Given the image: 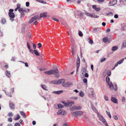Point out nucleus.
Here are the masks:
<instances>
[{
  "instance_id": "37998d69",
  "label": "nucleus",
  "mask_w": 126,
  "mask_h": 126,
  "mask_svg": "<svg viewBox=\"0 0 126 126\" xmlns=\"http://www.w3.org/2000/svg\"><path fill=\"white\" fill-rule=\"evenodd\" d=\"M113 15V14L112 13V12H110V13H109L108 14H107V16H112Z\"/></svg>"
},
{
  "instance_id": "39448f33",
  "label": "nucleus",
  "mask_w": 126,
  "mask_h": 126,
  "mask_svg": "<svg viewBox=\"0 0 126 126\" xmlns=\"http://www.w3.org/2000/svg\"><path fill=\"white\" fill-rule=\"evenodd\" d=\"M63 82H61V83H62V85L65 87H69L70 86L72 85V83L71 82H65V80L64 79H63Z\"/></svg>"
},
{
  "instance_id": "5fc2aeb1",
  "label": "nucleus",
  "mask_w": 126,
  "mask_h": 126,
  "mask_svg": "<svg viewBox=\"0 0 126 126\" xmlns=\"http://www.w3.org/2000/svg\"><path fill=\"white\" fill-rule=\"evenodd\" d=\"M83 82L85 83H86L87 82V80L85 78L83 80Z\"/></svg>"
},
{
  "instance_id": "49530a36",
  "label": "nucleus",
  "mask_w": 126,
  "mask_h": 126,
  "mask_svg": "<svg viewBox=\"0 0 126 126\" xmlns=\"http://www.w3.org/2000/svg\"><path fill=\"white\" fill-rule=\"evenodd\" d=\"M89 43L90 44H92L93 43V41L92 40L90 39L89 42Z\"/></svg>"
},
{
  "instance_id": "864d4df0",
  "label": "nucleus",
  "mask_w": 126,
  "mask_h": 126,
  "mask_svg": "<svg viewBox=\"0 0 126 126\" xmlns=\"http://www.w3.org/2000/svg\"><path fill=\"white\" fill-rule=\"evenodd\" d=\"M117 87L116 84L115 85L114 87H113V89H114L115 90H116L117 89Z\"/></svg>"
},
{
  "instance_id": "58836bf2",
  "label": "nucleus",
  "mask_w": 126,
  "mask_h": 126,
  "mask_svg": "<svg viewBox=\"0 0 126 126\" xmlns=\"http://www.w3.org/2000/svg\"><path fill=\"white\" fill-rule=\"evenodd\" d=\"M13 114H12V112H9L8 113V116H13Z\"/></svg>"
},
{
  "instance_id": "4be33fe9",
  "label": "nucleus",
  "mask_w": 126,
  "mask_h": 126,
  "mask_svg": "<svg viewBox=\"0 0 126 126\" xmlns=\"http://www.w3.org/2000/svg\"><path fill=\"white\" fill-rule=\"evenodd\" d=\"M5 74L7 76L8 78H10L11 76L10 73V71H6L5 72Z\"/></svg>"
},
{
  "instance_id": "680f3d73",
  "label": "nucleus",
  "mask_w": 126,
  "mask_h": 126,
  "mask_svg": "<svg viewBox=\"0 0 126 126\" xmlns=\"http://www.w3.org/2000/svg\"><path fill=\"white\" fill-rule=\"evenodd\" d=\"M27 45L28 49H29L30 48V46L28 42L27 43Z\"/></svg>"
},
{
  "instance_id": "c756f323",
  "label": "nucleus",
  "mask_w": 126,
  "mask_h": 126,
  "mask_svg": "<svg viewBox=\"0 0 126 126\" xmlns=\"http://www.w3.org/2000/svg\"><path fill=\"white\" fill-rule=\"evenodd\" d=\"M118 49V47L116 46H114L112 48V50L113 51L117 50Z\"/></svg>"
},
{
  "instance_id": "2eb2a0df",
  "label": "nucleus",
  "mask_w": 126,
  "mask_h": 126,
  "mask_svg": "<svg viewBox=\"0 0 126 126\" xmlns=\"http://www.w3.org/2000/svg\"><path fill=\"white\" fill-rule=\"evenodd\" d=\"M47 16V15L46 13H41L40 15V16L38 18V19H40L41 17H46Z\"/></svg>"
},
{
  "instance_id": "13d9d810",
  "label": "nucleus",
  "mask_w": 126,
  "mask_h": 126,
  "mask_svg": "<svg viewBox=\"0 0 126 126\" xmlns=\"http://www.w3.org/2000/svg\"><path fill=\"white\" fill-rule=\"evenodd\" d=\"M38 47L39 48H40L42 46L41 44L40 43H38Z\"/></svg>"
},
{
  "instance_id": "f257e3e1",
  "label": "nucleus",
  "mask_w": 126,
  "mask_h": 126,
  "mask_svg": "<svg viewBox=\"0 0 126 126\" xmlns=\"http://www.w3.org/2000/svg\"><path fill=\"white\" fill-rule=\"evenodd\" d=\"M70 113L72 116L74 117H77L79 116L82 115L83 114V112L81 111H71Z\"/></svg>"
},
{
  "instance_id": "ea45409f",
  "label": "nucleus",
  "mask_w": 126,
  "mask_h": 126,
  "mask_svg": "<svg viewBox=\"0 0 126 126\" xmlns=\"http://www.w3.org/2000/svg\"><path fill=\"white\" fill-rule=\"evenodd\" d=\"M70 110L72 111H72L73 110H76V109L74 108V106L73 107L70 108Z\"/></svg>"
},
{
  "instance_id": "2f4dec72",
  "label": "nucleus",
  "mask_w": 126,
  "mask_h": 126,
  "mask_svg": "<svg viewBox=\"0 0 126 126\" xmlns=\"http://www.w3.org/2000/svg\"><path fill=\"white\" fill-rule=\"evenodd\" d=\"M17 116L16 117V118H14V119L15 120H17L19 119L20 118V116L18 114H17Z\"/></svg>"
},
{
  "instance_id": "052dcab7",
  "label": "nucleus",
  "mask_w": 126,
  "mask_h": 126,
  "mask_svg": "<svg viewBox=\"0 0 126 126\" xmlns=\"http://www.w3.org/2000/svg\"><path fill=\"white\" fill-rule=\"evenodd\" d=\"M30 52L32 53H33V51L32 49H31L30 48L29 49Z\"/></svg>"
},
{
  "instance_id": "5701e85b",
  "label": "nucleus",
  "mask_w": 126,
  "mask_h": 126,
  "mask_svg": "<svg viewBox=\"0 0 126 126\" xmlns=\"http://www.w3.org/2000/svg\"><path fill=\"white\" fill-rule=\"evenodd\" d=\"M63 90H60V91H54L52 93L57 94H60L61 93H62L63 92Z\"/></svg>"
},
{
  "instance_id": "bb28decb",
  "label": "nucleus",
  "mask_w": 126,
  "mask_h": 126,
  "mask_svg": "<svg viewBox=\"0 0 126 126\" xmlns=\"http://www.w3.org/2000/svg\"><path fill=\"white\" fill-rule=\"evenodd\" d=\"M33 53L37 56H39V54L37 51V50H33Z\"/></svg>"
},
{
  "instance_id": "dca6fc26",
  "label": "nucleus",
  "mask_w": 126,
  "mask_h": 126,
  "mask_svg": "<svg viewBox=\"0 0 126 126\" xmlns=\"http://www.w3.org/2000/svg\"><path fill=\"white\" fill-rule=\"evenodd\" d=\"M92 8L95 10L97 11H99L101 10V9L99 7L97 8L96 6L95 5H93L92 6Z\"/></svg>"
},
{
  "instance_id": "e2e57ef3",
  "label": "nucleus",
  "mask_w": 126,
  "mask_h": 126,
  "mask_svg": "<svg viewBox=\"0 0 126 126\" xmlns=\"http://www.w3.org/2000/svg\"><path fill=\"white\" fill-rule=\"evenodd\" d=\"M104 98H105V99L106 100H107V101L108 100V97L107 96H106V95H105L104 96Z\"/></svg>"
},
{
  "instance_id": "4468645a",
  "label": "nucleus",
  "mask_w": 126,
  "mask_h": 126,
  "mask_svg": "<svg viewBox=\"0 0 126 126\" xmlns=\"http://www.w3.org/2000/svg\"><path fill=\"white\" fill-rule=\"evenodd\" d=\"M89 91L91 92V94H90V95H91L93 97H94L95 96V95L94 91V90L92 88H89Z\"/></svg>"
},
{
  "instance_id": "c85d7f7f",
  "label": "nucleus",
  "mask_w": 126,
  "mask_h": 126,
  "mask_svg": "<svg viewBox=\"0 0 126 126\" xmlns=\"http://www.w3.org/2000/svg\"><path fill=\"white\" fill-rule=\"evenodd\" d=\"M6 22V21L4 18H2L1 20V22L2 24H5Z\"/></svg>"
},
{
  "instance_id": "f704fd0d",
  "label": "nucleus",
  "mask_w": 126,
  "mask_h": 126,
  "mask_svg": "<svg viewBox=\"0 0 126 126\" xmlns=\"http://www.w3.org/2000/svg\"><path fill=\"white\" fill-rule=\"evenodd\" d=\"M84 94L82 91H81L79 93V95L81 97H82L84 96Z\"/></svg>"
},
{
  "instance_id": "f3484780",
  "label": "nucleus",
  "mask_w": 126,
  "mask_h": 126,
  "mask_svg": "<svg viewBox=\"0 0 126 126\" xmlns=\"http://www.w3.org/2000/svg\"><path fill=\"white\" fill-rule=\"evenodd\" d=\"M98 116L100 120L102 121L103 123H105L106 122V121L103 117L102 116L100 115Z\"/></svg>"
},
{
  "instance_id": "ddd939ff",
  "label": "nucleus",
  "mask_w": 126,
  "mask_h": 126,
  "mask_svg": "<svg viewBox=\"0 0 126 126\" xmlns=\"http://www.w3.org/2000/svg\"><path fill=\"white\" fill-rule=\"evenodd\" d=\"M18 11L20 13L21 15H24V12H26V11L25 9L23 8L19 9Z\"/></svg>"
},
{
  "instance_id": "b1692460",
  "label": "nucleus",
  "mask_w": 126,
  "mask_h": 126,
  "mask_svg": "<svg viewBox=\"0 0 126 126\" xmlns=\"http://www.w3.org/2000/svg\"><path fill=\"white\" fill-rule=\"evenodd\" d=\"M103 41L104 43H106L109 41V39L107 37H105L103 39Z\"/></svg>"
},
{
  "instance_id": "79ce46f5",
  "label": "nucleus",
  "mask_w": 126,
  "mask_h": 126,
  "mask_svg": "<svg viewBox=\"0 0 126 126\" xmlns=\"http://www.w3.org/2000/svg\"><path fill=\"white\" fill-rule=\"evenodd\" d=\"M111 72L109 71L108 70L107 75L108 76H110L111 74Z\"/></svg>"
},
{
  "instance_id": "bf43d9fd",
  "label": "nucleus",
  "mask_w": 126,
  "mask_h": 126,
  "mask_svg": "<svg viewBox=\"0 0 126 126\" xmlns=\"http://www.w3.org/2000/svg\"><path fill=\"white\" fill-rule=\"evenodd\" d=\"M26 6L27 7H28L29 5V3L28 2H26Z\"/></svg>"
},
{
  "instance_id": "f03ea898",
  "label": "nucleus",
  "mask_w": 126,
  "mask_h": 126,
  "mask_svg": "<svg viewBox=\"0 0 126 126\" xmlns=\"http://www.w3.org/2000/svg\"><path fill=\"white\" fill-rule=\"evenodd\" d=\"M52 74H53L55 76V77L56 78H59L60 75L59 74L58 69L56 66H54L52 67Z\"/></svg>"
},
{
  "instance_id": "8fccbe9b",
  "label": "nucleus",
  "mask_w": 126,
  "mask_h": 126,
  "mask_svg": "<svg viewBox=\"0 0 126 126\" xmlns=\"http://www.w3.org/2000/svg\"><path fill=\"white\" fill-rule=\"evenodd\" d=\"M20 4L19 3H18L17 4V8L18 9L20 8Z\"/></svg>"
},
{
  "instance_id": "4d7b16f0",
  "label": "nucleus",
  "mask_w": 126,
  "mask_h": 126,
  "mask_svg": "<svg viewBox=\"0 0 126 126\" xmlns=\"http://www.w3.org/2000/svg\"><path fill=\"white\" fill-rule=\"evenodd\" d=\"M84 76L85 77L88 78L89 76V75L88 73H86L84 75Z\"/></svg>"
},
{
  "instance_id": "3c124183",
  "label": "nucleus",
  "mask_w": 126,
  "mask_h": 126,
  "mask_svg": "<svg viewBox=\"0 0 126 126\" xmlns=\"http://www.w3.org/2000/svg\"><path fill=\"white\" fill-rule=\"evenodd\" d=\"M52 19L56 21H59L58 19H57L54 17H52Z\"/></svg>"
},
{
  "instance_id": "4c0bfd02",
  "label": "nucleus",
  "mask_w": 126,
  "mask_h": 126,
  "mask_svg": "<svg viewBox=\"0 0 126 126\" xmlns=\"http://www.w3.org/2000/svg\"><path fill=\"white\" fill-rule=\"evenodd\" d=\"M79 36L80 37H82L83 36V34H82V32L81 31H80L79 32Z\"/></svg>"
},
{
  "instance_id": "774afa93",
  "label": "nucleus",
  "mask_w": 126,
  "mask_h": 126,
  "mask_svg": "<svg viewBox=\"0 0 126 126\" xmlns=\"http://www.w3.org/2000/svg\"><path fill=\"white\" fill-rule=\"evenodd\" d=\"M7 126H13V125L11 123H8L7 125Z\"/></svg>"
},
{
  "instance_id": "c9c22d12",
  "label": "nucleus",
  "mask_w": 126,
  "mask_h": 126,
  "mask_svg": "<svg viewBox=\"0 0 126 126\" xmlns=\"http://www.w3.org/2000/svg\"><path fill=\"white\" fill-rule=\"evenodd\" d=\"M71 49L72 50L71 52L72 54L73 55H74V48L72 47H71Z\"/></svg>"
},
{
  "instance_id": "f8f14e48",
  "label": "nucleus",
  "mask_w": 126,
  "mask_h": 126,
  "mask_svg": "<svg viewBox=\"0 0 126 126\" xmlns=\"http://www.w3.org/2000/svg\"><path fill=\"white\" fill-rule=\"evenodd\" d=\"M117 3V0H111L109 2L110 6H113Z\"/></svg>"
},
{
  "instance_id": "7c9ffc66",
  "label": "nucleus",
  "mask_w": 126,
  "mask_h": 126,
  "mask_svg": "<svg viewBox=\"0 0 126 126\" xmlns=\"http://www.w3.org/2000/svg\"><path fill=\"white\" fill-rule=\"evenodd\" d=\"M81 72H82V74L84 73H86V70L84 67H83L81 69Z\"/></svg>"
},
{
  "instance_id": "0e129e2a",
  "label": "nucleus",
  "mask_w": 126,
  "mask_h": 126,
  "mask_svg": "<svg viewBox=\"0 0 126 126\" xmlns=\"http://www.w3.org/2000/svg\"><path fill=\"white\" fill-rule=\"evenodd\" d=\"M106 59L105 58H104L102 59L101 61V62L102 63L105 61Z\"/></svg>"
},
{
  "instance_id": "7ed1b4c3",
  "label": "nucleus",
  "mask_w": 126,
  "mask_h": 126,
  "mask_svg": "<svg viewBox=\"0 0 126 126\" xmlns=\"http://www.w3.org/2000/svg\"><path fill=\"white\" fill-rule=\"evenodd\" d=\"M110 78L109 77L107 76L106 78V81L107 83L109 85V87L110 89L111 90L113 89V85L111 81H109Z\"/></svg>"
},
{
  "instance_id": "9d476101",
  "label": "nucleus",
  "mask_w": 126,
  "mask_h": 126,
  "mask_svg": "<svg viewBox=\"0 0 126 126\" xmlns=\"http://www.w3.org/2000/svg\"><path fill=\"white\" fill-rule=\"evenodd\" d=\"M39 17V16L37 15H35L34 17H32L30 20L29 22V23H31L33 22L35 20H36L37 19H38Z\"/></svg>"
},
{
  "instance_id": "1a4fd4ad",
  "label": "nucleus",
  "mask_w": 126,
  "mask_h": 126,
  "mask_svg": "<svg viewBox=\"0 0 126 126\" xmlns=\"http://www.w3.org/2000/svg\"><path fill=\"white\" fill-rule=\"evenodd\" d=\"M57 113L58 115L62 114L63 115H65L66 114V112L64 110L60 109L58 110Z\"/></svg>"
},
{
  "instance_id": "a878e982",
  "label": "nucleus",
  "mask_w": 126,
  "mask_h": 126,
  "mask_svg": "<svg viewBox=\"0 0 126 126\" xmlns=\"http://www.w3.org/2000/svg\"><path fill=\"white\" fill-rule=\"evenodd\" d=\"M108 70H105L103 73V75L104 77L106 76L107 75Z\"/></svg>"
},
{
  "instance_id": "338daca9",
  "label": "nucleus",
  "mask_w": 126,
  "mask_h": 126,
  "mask_svg": "<svg viewBox=\"0 0 126 126\" xmlns=\"http://www.w3.org/2000/svg\"><path fill=\"white\" fill-rule=\"evenodd\" d=\"M63 126H69L68 124L67 123H64Z\"/></svg>"
},
{
  "instance_id": "412c9836",
  "label": "nucleus",
  "mask_w": 126,
  "mask_h": 126,
  "mask_svg": "<svg viewBox=\"0 0 126 126\" xmlns=\"http://www.w3.org/2000/svg\"><path fill=\"white\" fill-rule=\"evenodd\" d=\"M45 73L48 75H50L52 74V72L51 69L49 71H44Z\"/></svg>"
},
{
  "instance_id": "09e8293b",
  "label": "nucleus",
  "mask_w": 126,
  "mask_h": 126,
  "mask_svg": "<svg viewBox=\"0 0 126 126\" xmlns=\"http://www.w3.org/2000/svg\"><path fill=\"white\" fill-rule=\"evenodd\" d=\"M8 121L9 122H11L12 121V118L11 117H9L8 119Z\"/></svg>"
},
{
  "instance_id": "6e6552de",
  "label": "nucleus",
  "mask_w": 126,
  "mask_h": 126,
  "mask_svg": "<svg viewBox=\"0 0 126 126\" xmlns=\"http://www.w3.org/2000/svg\"><path fill=\"white\" fill-rule=\"evenodd\" d=\"M14 11L13 9H10L9 10L8 15L9 17L11 18H14L15 17L14 14L13 12Z\"/></svg>"
},
{
  "instance_id": "423d86ee",
  "label": "nucleus",
  "mask_w": 126,
  "mask_h": 126,
  "mask_svg": "<svg viewBox=\"0 0 126 126\" xmlns=\"http://www.w3.org/2000/svg\"><path fill=\"white\" fill-rule=\"evenodd\" d=\"M63 79H60L59 80L57 81H50V82L51 84H59L61 83V82H63Z\"/></svg>"
},
{
  "instance_id": "393cba45",
  "label": "nucleus",
  "mask_w": 126,
  "mask_h": 126,
  "mask_svg": "<svg viewBox=\"0 0 126 126\" xmlns=\"http://www.w3.org/2000/svg\"><path fill=\"white\" fill-rule=\"evenodd\" d=\"M74 108L76 109V110H80L82 108L80 106H74Z\"/></svg>"
},
{
  "instance_id": "72a5a7b5",
  "label": "nucleus",
  "mask_w": 126,
  "mask_h": 126,
  "mask_svg": "<svg viewBox=\"0 0 126 126\" xmlns=\"http://www.w3.org/2000/svg\"><path fill=\"white\" fill-rule=\"evenodd\" d=\"M20 113L21 115L23 116L24 117H26V114L23 111H20Z\"/></svg>"
},
{
  "instance_id": "cd10ccee",
  "label": "nucleus",
  "mask_w": 126,
  "mask_h": 126,
  "mask_svg": "<svg viewBox=\"0 0 126 126\" xmlns=\"http://www.w3.org/2000/svg\"><path fill=\"white\" fill-rule=\"evenodd\" d=\"M91 108L92 109V110H93V111L96 112H97V110L95 108V107H94V106L93 105L91 106Z\"/></svg>"
},
{
  "instance_id": "aec40b11",
  "label": "nucleus",
  "mask_w": 126,
  "mask_h": 126,
  "mask_svg": "<svg viewBox=\"0 0 126 126\" xmlns=\"http://www.w3.org/2000/svg\"><path fill=\"white\" fill-rule=\"evenodd\" d=\"M9 106L11 109H13L15 108L14 104L13 103L10 102L9 103Z\"/></svg>"
},
{
  "instance_id": "0eeeda50",
  "label": "nucleus",
  "mask_w": 126,
  "mask_h": 126,
  "mask_svg": "<svg viewBox=\"0 0 126 126\" xmlns=\"http://www.w3.org/2000/svg\"><path fill=\"white\" fill-rule=\"evenodd\" d=\"M78 58L77 59V61H76V67H77V70L76 72L77 73L78 71V69L79 66V65L80 63V60L79 58V56L78 55Z\"/></svg>"
},
{
  "instance_id": "a19ab883",
  "label": "nucleus",
  "mask_w": 126,
  "mask_h": 126,
  "mask_svg": "<svg viewBox=\"0 0 126 126\" xmlns=\"http://www.w3.org/2000/svg\"><path fill=\"white\" fill-rule=\"evenodd\" d=\"M104 0H97V1L98 2L101 3L103 2H104Z\"/></svg>"
},
{
  "instance_id": "20e7f679",
  "label": "nucleus",
  "mask_w": 126,
  "mask_h": 126,
  "mask_svg": "<svg viewBox=\"0 0 126 126\" xmlns=\"http://www.w3.org/2000/svg\"><path fill=\"white\" fill-rule=\"evenodd\" d=\"M84 14L87 16H89L92 18H97L99 17L98 16L95 15L94 13H90L86 11L84 13Z\"/></svg>"
},
{
  "instance_id": "69168bd1",
  "label": "nucleus",
  "mask_w": 126,
  "mask_h": 126,
  "mask_svg": "<svg viewBox=\"0 0 126 126\" xmlns=\"http://www.w3.org/2000/svg\"><path fill=\"white\" fill-rule=\"evenodd\" d=\"M83 13H81L79 15V16L80 17H83Z\"/></svg>"
},
{
  "instance_id": "e433bc0d",
  "label": "nucleus",
  "mask_w": 126,
  "mask_h": 126,
  "mask_svg": "<svg viewBox=\"0 0 126 126\" xmlns=\"http://www.w3.org/2000/svg\"><path fill=\"white\" fill-rule=\"evenodd\" d=\"M124 60V59H123L120 61H119L117 63L119 64H120L123 62V61Z\"/></svg>"
},
{
  "instance_id": "c03bdc74",
  "label": "nucleus",
  "mask_w": 126,
  "mask_h": 126,
  "mask_svg": "<svg viewBox=\"0 0 126 126\" xmlns=\"http://www.w3.org/2000/svg\"><path fill=\"white\" fill-rule=\"evenodd\" d=\"M14 126H20V125L19 123H17L15 124Z\"/></svg>"
},
{
  "instance_id": "603ef678",
  "label": "nucleus",
  "mask_w": 126,
  "mask_h": 126,
  "mask_svg": "<svg viewBox=\"0 0 126 126\" xmlns=\"http://www.w3.org/2000/svg\"><path fill=\"white\" fill-rule=\"evenodd\" d=\"M71 98L72 99L75 100H77L78 99V97H71Z\"/></svg>"
},
{
  "instance_id": "a211bd4d",
  "label": "nucleus",
  "mask_w": 126,
  "mask_h": 126,
  "mask_svg": "<svg viewBox=\"0 0 126 126\" xmlns=\"http://www.w3.org/2000/svg\"><path fill=\"white\" fill-rule=\"evenodd\" d=\"M40 86L42 87V88L44 90H45L46 91L48 90V88L45 85L41 84L40 85Z\"/></svg>"
},
{
  "instance_id": "6e6d98bb",
  "label": "nucleus",
  "mask_w": 126,
  "mask_h": 126,
  "mask_svg": "<svg viewBox=\"0 0 126 126\" xmlns=\"http://www.w3.org/2000/svg\"><path fill=\"white\" fill-rule=\"evenodd\" d=\"M123 45L124 46H126V41L123 42Z\"/></svg>"
},
{
  "instance_id": "9b49d317",
  "label": "nucleus",
  "mask_w": 126,
  "mask_h": 126,
  "mask_svg": "<svg viewBox=\"0 0 126 126\" xmlns=\"http://www.w3.org/2000/svg\"><path fill=\"white\" fill-rule=\"evenodd\" d=\"M61 103L64 106L66 107H67L71 105L74 103L73 102H69L68 103H66L64 102H63Z\"/></svg>"
},
{
  "instance_id": "a18cd8bd",
  "label": "nucleus",
  "mask_w": 126,
  "mask_h": 126,
  "mask_svg": "<svg viewBox=\"0 0 126 126\" xmlns=\"http://www.w3.org/2000/svg\"><path fill=\"white\" fill-rule=\"evenodd\" d=\"M113 117L114 119L116 120H117L118 119V117L116 115H114L113 116Z\"/></svg>"
},
{
  "instance_id": "6ab92c4d",
  "label": "nucleus",
  "mask_w": 126,
  "mask_h": 126,
  "mask_svg": "<svg viewBox=\"0 0 126 126\" xmlns=\"http://www.w3.org/2000/svg\"><path fill=\"white\" fill-rule=\"evenodd\" d=\"M111 100L115 103H117V99L114 97H112L111 98Z\"/></svg>"
},
{
  "instance_id": "de8ad7c7",
  "label": "nucleus",
  "mask_w": 126,
  "mask_h": 126,
  "mask_svg": "<svg viewBox=\"0 0 126 126\" xmlns=\"http://www.w3.org/2000/svg\"><path fill=\"white\" fill-rule=\"evenodd\" d=\"M99 29V28H94L93 29V31H94V32H95L97 31Z\"/></svg>"
},
{
  "instance_id": "473e14b6",
  "label": "nucleus",
  "mask_w": 126,
  "mask_h": 126,
  "mask_svg": "<svg viewBox=\"0 0 126 126\" xmlns=\"http://www.w3.org/2000/svg\"><path fill=\"white\" fill-rule=\"evenodd\" d=\"M57 106L58 107V109L62 108L63 107V106L60 104H58Z\"/></svg>"
}]
</instances>
